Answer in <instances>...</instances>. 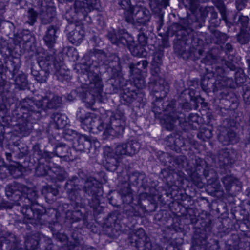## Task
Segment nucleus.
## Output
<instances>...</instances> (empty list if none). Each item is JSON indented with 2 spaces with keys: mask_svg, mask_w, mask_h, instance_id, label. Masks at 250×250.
<instances>
[{
  "mask_svg": "<svg viewBox=\"0 0 250 250\" xmlns=\"http://www.w3.org/2000/svg\"><path fill=\"white\" fill-rule=\"evenodd\" d=\"M83 172L78 173L79 177L73 176L65 184L66 192L71 200L77 203H85L88 200L89 207L95 211L99 207L100 197L102 195L101 183L93 177H83Z\"/></svg>",
  "mask_w": 250,
  "mask_h": 250,
  "instance_id": "f257e3e1",
  "label": "nucleus"
},
{
  "mask_svg": "<svg viewBox=\"0 0 250 250\" xmlns=\"http://www.w3.org/2000/svg\"><path fill=\"white\" fill-rule=\"evenodd\" d=\"M94 68V66L85 64L81 68L83 73L82 77L85 80L84 84L90 89V91L84 92L83 88H78L72 92V94L77 92L87 108L91 107L94 104L95 97L100 95L103 88L102 80L95 72Z\"/></svg>",
  "mask_w": 250,
  "mask_h": 250,
  "instance_id": "f03ea898",
  "label": "nucleus"
},
{
  "mask_svg": "<svg viewBox=\"0 0 250 250\" xmlns=\"http://www.w3.org/2000/svg\"><path fill=\"white\" fill-rule=\"evenodd\" d=\"M61 105V99L58 96H53L51 99L44 97L40 100H34L31 98H25L21 101V111L24 117H28L29 113L33 115L35 119L40 118V113L42 110L56 109Z\"/></svg>",
  "mask_w": 250,
  "mask_h": 250,
  "instance_id": "7ed1b4c3",
  "label": "nucleus"
},
{
  "mask_svg": "<svg viewBox=\"0 0 250 250\" xmlns=\"http://www.w3.org/2000/svg\"><path fill=\"white\" fill-rule=\"evenodd\" d=\"M173 104V103L168 104L166 108H164L163 110L167 112L164 120V127L168 130H172L175 127V122L178 120L179 125L184 129H188V128L197 129L199 126V117L196 114H190L187 120L184 114L176 111Z\"/></svg>",
  "mask_w": 250,
  "mask_h": 250,
  "instance_id": "20e7f679",
  "label": "nucleus"
},
{
  "mask_svg": "<svg viewBox=\"0 0 250 250\" xmlns=\"http://www.w3.org/2000/svg\"><path fill=\"white\" fill-rule=\"evenodd\" d=\"M161 65H152L153 68L151 70L152 77L149 82V87L151 92H153L156 97V100L153 102L154 109L156 112L159 110H163L164 106L162 102L163 98L166 96L169 90L168 83L160 77Z\"/></svg>",
  "mask_w": 250,
  "mask_h": 250,
  "instance_id": "39448f33",
  "label": "nucleus"
},
{
  "mask_svg": "<svg viewBox=\"0 0 250 250\" xmlns=\"http://www.w3.org/2000/svg\"><path fill=\"white\" fill-rule=\"evenodd\" d=\"M104 121L105 133L112 136H118L123 134L125 126L126 119L120 111L114 113L110 110L106 111L102 115Z\"/></svg>",
  "mask_w": 250,
  "mask_h": 250,
  "instance_id": "423d86ee",
  "label": "nucleus"
},
{
  "mask_svg": "<svg viewBox=\"0 0 250 250\" xmlns=\"http://www.w3.org/2000/svg\"><path fill=\"white\" fill-rule=\"evenodd\" d=\"M107 37L113 44L119 46H127L134 56H140L144 54L145 46L135 44L133 38L127 32L123 31L117 32L112 30L108 32Z\"/></svg>",
  "mask_w": 250,
  "mask_h": 250,
  "instance_id": "0eeeda50",
  "label": "nucleus"
},
{
  "mask_svg": "<svg viewBox=\"0 0 250 250\" xmlns=\"http://www.w3.org/2000/svg\"><path fill=\"white\" fill-rule=\"evenodd\" d=\"M61 62L56 59L53 54H47L44 59L33 64L31 67V74L36 80L40 83H45L50 73L51 66L56 70H58Z\"/></svg>",
  "mask_w": 250,
  "mask_h": 250,
  "instance_id": "6e6552de",
  "label": "nucleus"
},
{
  "mask_svg": "<svg viewBox=\"0 0 250 250\" xmlns=\"http://www.w3.org/2000/svg\"><path fill=\"white\" fill-rule=\"evenodd\" d=\"M125 146L123 143L117 144L114 148L108 146L104 148V153L106 161L107 169L110 171L117 169L120 161L124 156H127Z\"/></svg>",
  "mask_w": 250,
  "mask_h": 250,
  "instance_id": "1a4fd4ad",
  "label": "nucleus"
},
{
  "mask_svg": "<svg viewBox=\"0 0 250 250\" xmlns=\"http://www.w3.org/2000/svg\"><path fill=\"white\" fill-rule=\"evenodd\" d=\"M80 110L77 113V118L81 122L83 128L86 131H90L94 128H97L101 131L104 129V121H100V117L94 113H87L82 115Z\"/></svg>",
  "mask_w": 250,
  "mask_h": 250,
  "instance_id": "9d476101",
  "label": "nucleus"
},
{
  "mask_svg": "<svg viewBox=\"0 0 250 250\" xmlns=\"http://www.w3.org/2000/svg\"><path fill=\"white\" fill-rule=\"evenodd\" d=\"M148 65V62L146 60L139 61L136 64L132 63L129 65L130 79L133 82L134 87H136L138 89L145 87L146 82L141 75V69H146Z\"/></svg>",
  "mask_w": 250,
  "mask_h": 250,
  "instance_id": "9b49d317",
  "label": "nucleus"
},
{
  "mask_svg": "<svg viewBox=\"0 0 250 250\" xmlns=\"http://www.w3.org/2000/svg\"><path fill=\"white\" fill-rule=\"evenodd\" d=\"M21 101L19 105V110L22 115L21 118L18 119V124L17 125V136L20 135L21 137L28 135L33 129L32 124L38 119L33 118V115L29 113L28 117H24V114L21 111Z\"/></svg>",
  "mask_w": 250,
  "mask_h": 250,
  "instance_id": "f8f14e48",
  "label": "nucleus"
},
{
  "mask_svg": "<svg viewBox=\"0 0 250 250\" xmlns=\"http://www.w3.org/2000/svg\"><path fill=\"white\" fill-rule=\"evenodd\" d=\"M120 193L123 203L128 205L126 207V208L124 209V211L126 215L128 217L138 216L139 213L132 206L129 205L133 200L132 190L128 187L121 188Z\"/></svg>",
  "mask_w": 250,
  "mask_h": 250,
  "instance_id": "ddd939ff",
  "label": "nucleus"
},
{
  "mask_svg": "<svg viewBox=\"0 0 250 250\" xmlns=\"http://www.w3.org/2000/svg\"><path fill=\"white\" fill-rule=\"evenodd\" d=\"M17 191L21 193V195L17 194L19 196L20 200L24 199L26 203H30L32 206L37 203L38 197L37 192L32 189L28 188L26 186L17 183Z\"/></svg>",
  "mask_w": 250,
  "mask_h": 250,
  "instance_id": "4468645a",
  "label": "nucleus"
},
{
  "mask_svg": "<svg viewBox=\"0 0 250 250\" xmlns=\"http://www.w3.org/2000/svg\"><path fill=\"white\" fill-rule=\"evenodd\" d=\"M54 152L57 156L63 158L66 161H73L79 157V155L74 149L63 144L57 145L55 147Z\"/></svg>",
  "mask_w": 250,
  "mask_h": 250,
  "instance_id": "2eb2a0df",
  "label": "nucleus"
},
{
  "mask_svg": "<svg viewBox=\"0 0 250 250\" xmlns=\"http://www.w3.org/2000/svg\"><path fill=\"white\" fill-rule=\"evenodd\" d=\"M58 28L53 25L49 26L46 30L43 37V40L45 44L50 49V53L48 54H53L55 56L56 51L53 49L55 44L56 43L58 36L57 35Z\"/></svg>",
  "mask_w": 250,
  "mask_h": 250,
  "instance_id": "dca6fc26",
  "label": "nucleus"
},
{
  "mask_svg": "<svg viewBox=\"0 0 250 250\" xmlns=\"http://www.w3.org/2000/svg\"><path fill=\"white\" fill-rule=\"evenodd\" d=\"M128 184L125 183L121 188L129 187V185L141 187L145 188L147 186V180L144 173L134 172L128 175Z\"/></svg>",
  "mask_w": 250,
  "mask_h": 250,
  "instance_id": "f3484780",
  "label": "nucleus"
},
{
  "mask_svg": "<svg viewBox=\"0 0 250 250\" xmlns=\"http://www.w3.org/2000/svg\"><path fill=\"white\" fill-rule=\"evenodd\" d=\"M149 5L152 12L156 14L155 18L158 24L157 29L159 30L164 25L163 13L161 12L162 4L160 0H149Z\"/></svg>",
  "mask_w": 250,
  "mask_h": 250,
  "instance_id": "a211bd4d",
  "label": "nucleus"
},
{
  "mask_svg": "<svg viewBox=\"0 0 250 250\" xmlns=\"http://www.w3.org/2000/svg\"><path fill=\"white\" fill-rule=\"evenodd\" d=\"M236 155V151L231 148H225L219 150L218 159L224 165H231L234 163Z\"/></svg>",
  "mask_w": 250,
  "mask_h": 250,
  "instance_id": "6ab92c4d",
  "label": "nucleus"
},
{
  "mask_svg": "<svg viewBox=\"0 0 250 250\" xmlns=\"http://www.w3.org/2000/svg\"><path fill=\"white\" fill-rule=\"evenodd\" d=\"M122 90L123 92L121 94V101L123 104H129L136 99L138 92L131 83L126 84Z\"/></svg>",
  "mask_w": 250,
  "mask_h": 250,
  "instance_id": "aec40b11",
  "label": "nucleus"
},
{
  "mask_svg": "<svg viewBox=\"0 0 250 250\" xmlns=\"http://www.w3.org/2000/svg\"><path fill=\"white\" fill-rule=\"evenodd\" d=\"M133 13L135 21L141 24H145L150 20V12L144 7L133 6Z\"/></svg>",
  "mask_w": 250,
  "mask_h": 250,
  "instance_id": "412c9836",
  "label": "nucleus"
},
{
  "mask_svg": "<svg viewBox=\"0 0 250 250\" xmlns=\"http://www.w3.org/2000/svg\"><path fill=\"white\" fill-rule=\"evenodd\" d=\"M91 139L87 136L81 135L79 136L76 142L74 143L73 149L76 150L77 154L79 152H84L85 149H88L91 145Z\"/></svg>",
  "mask_w": 250,
  "mask_h": 250,
  "instance_id": "4be33fe9",
  "label": "nucleus"
},
{
  "mask_svg": "<svg viewBox=\"0 0 250 250\" xmlns=\"http://www.w3.org/2000/svg\"><path fill=\"white\" fill-rule=\"evenodd\" d=\"M84 31L81 25L76 26L75 28L69 32L67 38L69 41L73 44H80L84 37Z\"/></svg>",
  "mask_w": 250,
  "mask_h": 250,
  "instance_id": "5701e85b",
  "label": "nucleus"
},
{
  "mask_svg": "<svg viewBox=\"0 0 250 250\" xmlns=\"http://www.w3.org/2000/svg\"><path fill=\"white\" fill-rule=\"evenodd\" d=\"M21 212L27 221L40 219L42 215V213L39 209L33 207L29 208L28 205L23 206L21 210Z\"/></svg>",
  "mask_w": 250,
  "mask_h": 250,
  "instance_id": "b1692460",
  "label": "nucleus"
},
{
  "mask_svg": "<svg viewBox=\"0 0 250 250\" xmlns=\"http://www.w3.org/2000/svg\"><path fill=\"white\" fill-rule=\"evenodd\" d=\"M111 81L113 87L116 90L123 89L127 84L126 83V80L123 78L121 72L117 70H113Z\"/></svg>",
  "mask_w": 250,
  "mask_h": 250,
  "instance_id": "393cba45",
  "label": "nucleus"
},
{
  "mask_svg": "<svg viewBox=\"0 0 250 250\" xmlns=\"http://www.w3.org/2000/svg\"><path fill=\"white\" fill-rule=\"evenodd\" d=\"M218 139L224 145L234 144L238 141L236 134L230 130L220 133Z\"/></svg>",
  "mask_w": 250,
  "mask_h": 250,
  "instance_id": "a878e982",
  "label": "nucleus"
},
{
  "mask_svg": "<svg viewBox=\"0 0 250 250\" xmlns=\"http://www.w3.org/2000/svg\"><path fill=\"white\" fill-rule=\"evenodd\" d=\"M51 122H53L51 125L53 126L54 128L57 129H62L67 125L66 117L60 113H53L51 115Z\"/></svg>",
  "mask_w": 250,
  "mask_h": 250,
  "instance_id": "bb28decb",
  "label": "nucleus"
},
{
  "mask_svg": "<svg viewBox=\"0 0 250 250\" xmlns=\"http://www.w3.org/2000/svg\"><path fill=\"white\" fill-rule=\"evenodd\" d=\"M41 235L37 232L27 236L25 240V247L27 250H35L38 248Z\"/></svg>",
  "mask_w": 250,
  "mask_h": 250,
  "instance_id": "cd10ccee",
  "label": "nucleus"
},
{
  "mask_svg": "<svg viewBox=\"0 0 250 250\" xmlns=\"http://www.w3.org/2000/svg\"><path fill=\"white\" fill-rule=\"evenodd\" d=\"M56 10L54 7H46L45 10H42L40 14L41 19L42 23L47 24L52 22L55 19Z\"/></svg>",
  "mask_w": 250,
  "mask_h": 250,
  "instance_id": "c85d7f7f",
  "label": "nucleus"
},
{
  "mask_svg": "<svg viewBox=\"0 0 250 250\" xmlns=\"http://www.w3.org/2000/svg\"><path fill=\"white\" fill-rule=\"evenodd\" d=\"M125 146L127 156H132L136 154L140 148V144L136 140H132L123 143Z\"/></svg>",
  "mask_w": 250,
  "mask_h": 250,
  "instance_id": "c756f323",
  "label": "nucleus"
},
{
  "mask_svg": "<svg viewBox=\"0 0 250 250\" xmlns=\"http://www.w3.org/2000/svg\"><path fill=\"white\" fill-rule=\"evenodd\" d=\"M13 164H10L7 166L4 165L3 160L0 159V178L3 179L7 177L8 173L12 175L16 171V166L15 163Z\"/></svg>",
  "mask_w": 250,
  "mask_h": 250,
  "instance_id": "7c9ffc66",
  "label": "nucleus"
},
{
  "mask_svg": "<svg viewBox=\"0 0 250 250\" xmlns=\"http://www.w3.org/2000/svg\"><path fill=\"white\" fill-rule=\"evenodd\" d=\"M6 114V105L4 104L2 96L0 95V142L1 143L4 138V126L2 125L1 122L4 121V117Z\"/></svg>",
  "mask_w": 250,
  "mask_h": 250,
  "instance_id": "2f4dec72",
  "label": "nucleus"
},
{
  "mask_svg": "<svg viewBox=\"0 0 250 250\" xmlns=\"http://www.w3.org/2000/svg\"><path fill=\"white\" fill-rule=\"evenodd\" d=\"M222 181L226 190L228 192L230 191L232 186L234 184H236L237 186H241L239 181L231 175H227L224 177L222 179Z\"/></svg>",
  "mask_w": 250,
  "mask_h": 250,
  "instance_id": "473e14b6",
  "label": "nucleus"
},
{
  "mask_svg": "<svg viewBox=\"0 0 250 250\" xmlns=\"http://www.w3.org/2000/svg\"><path fill=\"white\" fill-rule=\"evenodd\" d=\"M42 193L45 196L46 199L53 200V197L58 194V190L50 186H45L42 189Z\"/></svg>",
  "mask_w": 250,
  "mask_h": 250,
  "instance_id": "72a5a7b5",
  "label": "nucleus"
},
{
  "mask_svg": "<svg viewBox=\"0 0 250 250\" xmlns=\"http://www.w3.org/2000/svg\"><path fill=\"white\" fill-rule=\"evenodd\" d=\"M4 68L2 64H0V92H8L10 88V83L5 81L3 78V73Z\"/></svg>",
  "mask_w": 250,
  "mask_h": 250,
  "instance_id": "f704fd0d",
  "label": "nucleus"
},
{
  "mask_svg": "<svg viewBox=\"0 0 250 250\" xmlns=\"http://www.w3.org/2000/svg\"><path fill=\"white\" fill-rule=\"evenodd\" d=\"M27 86V81L26 75L20 73L17 76V88L20 90H24Z\"/></svg>",
  "mask_w": 250,
  "mask_h": 250,
  "instance_id": "c9c22d12",
  "label": "nucleus"
},
{
  "mask_svg": "<svg viewBox=\"0 0 250 250\" xmlns=\"http://www.w3.org/2000/svg\"><path fill=\"white\" fill-rule=\"evenodd\" d=\"M163 56L164 51L163 49H159L156 50L153 54V59L151 63L152 65H161Z\"/></svg>",
  "mask_w": 250,
  "mask_h": 250,
  "instance_id": "e433bc0d",
  "label": "nucleus"
},
{
  "mask_svg": "<svg viewBox=\"0 0 250 250\" xmlns=\"http://www.w3.org/2000/svg\"><path fill=\"white\" fill-rule=\"evenodd\" d=\"M194 167L196 171H201V170L203 171L204 173V175L206 176V174L205 172V168L206 167V162L201 159L199 157H195V163H194Z\"/></svg>",
  "mask_w": 250,
  "mask_h": 250,
  "instance_id": "4c0bfd02",
  "label": "nucleus"
},
{
  "mask_svg": "<svg viewBox=\"0 0 250 250\" xmlns=\"http://www.w3.org/2000/svg\"><path fill=\"white\" fill-rule=\"evenodd\" d=\"M89 55L90 56L97 57L101 61L104 62L106 60V53L102 50L93 49L89 51Z\"/></svg>",
  "mask_w": 250,
  "mask_h": 250,
  "instance_id": "58836bf2",
  "label": "nucleus"
},
{
  "mask_svg": "<svg viewBox=\"0 0 250 250\" xmlns=\"http://www.w3.org/2000/svg\"><path fill=\"white\" fill-rule=\"evenodd\" d=\"M13 243L11 241L5 238H1L0 240V250H14L13 249Z\"/></svg>",
  "mask_w": 250,
  "mask_h": 250,
  "instance_id": "ea45409f",
  "label": "nucleus"
},
{
  "mask_svg": "<svg viewBox=\"0 0 250 250\" xmlns=\"http://www.w3.org/2000/svg\"><path fill=\"white\" fill-rule=\"evenodd\" d=\"M174 165L176 167L183 168L187 164V158L184 156H180L173 158Z\"/></svg>",
  "mask_w": 250,
  "mask_h": 250,
  "instance_id": "a19ab883",
  "label": "nucleus"
},
{
  "mask_svg": "<svg viewBox=\"0 0 250 250\" xmlns=\"http://www.w3.org/2000/svg\"><path fill=\"white\" fill-rule=\"evenodd\" d=\"M250 35L246 30L241 29L237 35V41L241 44H246L249 41Z\"/></svg>",
  "mask_w": 250,
  "mask_h": 250,
  "instance_id": "79ce46f5",
  "label": "nucleus"
},
{
  "mask_svg": "<svg viewBox=\"0 0 250 250\" xmlns=\"http://www.w3.org/2000/svg\"><path fill=\"white\" fill-rule=\"evenodd\" d=\"M195 245L193 247V250H207V241L206 239L200 240L199 238L195 237Z\"/></svg>",
  "mask_w": 250,
  "mask_h": 250,
  "instance_id": "37998d69",
  "label": "nucleus"
},
{
  "mask_svg": "<svg viewBox=\"0 0 250 250\" xmlns=\"http://www.w3.org/2000/svg\"><path fill=\"white\" fill-rule=\"evenodd\" d=\"M16 191V186L15 185H7L5 188V194L7 198L10 201H15L14 198L16 195L15 192Z\"/></svg>",
  "mask_w": 250,
  "mask_h": 250,
  "instance_id": "c03bdc74",
  "label": "nucleus"
},
{
  "mask_svg": "<svg viewBox=\"0 0 250 250\" xmlns=\"http://www.w3.org/2000/svg\"><path fill=\"white\" fill-rule=\"evenodd\" d=\"M125 20L128 23H134L135 19L133 13V6L130 9L126 10L124 12Z\"/></svg>",
  "mask_w": 250,
  "mask_h": 250,
  "instance_id": "a18cd8bd",
  "label": "nucleus"
},
{
  "mask_svg": "<svg viewBox=\"0 0 250 250\" xmlns=\"http://www.w3.org/2000/svg\"><path fill=\"white\" fill-rule=\"evenodd\" d=\"M38 13L33 9L30 8L28 11V22L33 25L37 21Z\"/></svg>",
  "mask_w": 250,
  "mask_h": 250,
  "instance_id": "49530a36",
  "label": "nucleus"
},
{
  "mask_svg": "<svg viewBox=\"0 0 250 250\" xmlns=\"http://www.w3.org/2000/svg\"><path fill=\"white\" fill-rule=\"evenodd\" d=\"M186 2L187 3L185 6L188 8L192 12H194L199 5L198 0H186Z\"/></svg>",
  "mask_w": 250,
  "mask_h": 250,
  "instance_id": "de8ad7c7",
  "label": "nucleus"
},
{
  "mask_svg": "<svg viewBox=\"0 0 250 250\" xmlns=\"http://www.w3.org/2000/svg\"><path fill=\"white\" fill-rule=\"evenodd\" d=\"M212 131L209 129H203L198 134V137L201 138L203 140L208 139L212 137Z\"/></svg>",
  "mask_w": 250,
  "mask_h": 250,
  "instance_id": "09e8293b",
  "label": "nucleus"
},
{
  "mask_svg": "<svg viewBox=\"0 0 250 250\" xmlns=\"http://www.w3.org/2000/svg\"><path fill=\"white\" fill-rule=\"evenodd\" d=\"M145 237H146L144 230L142 228L137 229L135 231V232H133V234H131L130 236H129L130 241H131V238H132L137 239H144Z\"/></svg>",
  "mask_w": 250,
  "mask_h": 250,
  "instance_id": "8fccbe9b",
  "label": "nucleus"
},
{
  "mask_svg": "<svg viewBox=\"0 0 250 250\" xmlns=\"http://www.w3.org/2000/svg\"><path fill=\"white\" fill-rule=\"evenodd\" d=\"M174 173L173 170L170 169H164L161 171V175L167 181H172L173 174Z\"/></svg>",
  "mask_w": 250,
  "mask_h": 250,
  "instance_id": "3c124183",
  "label": "nucleus"
},
{
  "mask_svg": "<svg viewBox=\"0 0 250 250\" xmlns=\"http://www.w3.org/2000/svg\"><path fill=\"white\" fill-rule=\"evenodd\" d=\"M130 243L132 245L135 247L138 250H144V239H137L132 238H131V241H130Z\"/></svg>",
  "mask_w": 250,
  "mask_h": 250,
  "instance_id": "603ef678",
  "label": "nucleus"
},
{
  "mask_svg": "<svg viewBox=\"0 0 250 250\" xmlns=\"http://www.w3.org/2000/svg\"><path fill=\"white\" fill-rule=\"evenodd\" d=\"M9 202L2 199L0 200V209H11L15 204V201Z\"/></svg>",
  "mask_w": 250,
  "mask_h": 250,
  "instance_id": "864d4df0",
  "label": "nucleus"
},
{
  "mask_svg": "<svg viewBox=\"0 0 250 250\" xmlns=\"http://www.w3.org/2000/svg\"><path fill=\"white\" fill-rule=\"evenodd\" d=\"M53 237L57 240L61 242L67 243L68 237L67 235L63 233H61L59 232H56L53 229H51Z\"/></svg>",
  "mask_w": 250,
  "mask_h": 250,
  "instance_id": "5fc2aeb1",
  "label": "nucleus"
},
{
  "mask_svg": "<svg viewBox=\"0 0 250 250\" xmlns=\"http://www.w3.org/2000/svg\"><path fill=\"white\" fill-rule=\"evenodd\" d=\"M55 173L56 174L55 178L60 181L64 180L68 176L67 172L62 169L56 170Z\"/></svg>",
  "mask_w": 250,
  "mask_h": 250,
  "instance_id": "6e6d98bb",
  "label": "nucleus"
},
{
  "mask_svg": "<svg viewBox=\"0 0 250 250\" xmlns=\"http://www.w3.org/2000/svg\"><path fill=\"white\" fill-rule=\"evenodd\" d=\"M214 36L217 39V42L221 43L227 40L228 37L225 33L220 32L219 31L215 30L213 32Z\"/></svg>",
  "mask_w": 250,
  "mask_h": 250,
  "instance_id": "4d7b16f0",
  "label": "nucleus"
},
{
  "mask_svg": "<svg viewBox=\"0 0 250 250\" xmlns=\"http://www.w3.org/2000/svg\"><path fill=\"white\" fill-rule=\"evenodd\" d=\"M36 174L38 176H43L49 174V172L43 165L40 164L36 168Z\"/></svg>",
  "mask_w": 250,
  "mask_h": 250,
  "instance_id": "13d9d810",
  "label": "nucleus"
},
{
  "mask_svg": "<svg viewBox=\"0 0 250 250\" xmlns=\"http://www.w3.org/2000/svg\"><path fill=\"white\" fill-rule=\"evenodd\" d=\"M249 20V18L248 16L243 15L239 16L238 21L241 25V29L246 30V28L248 27Z\"/></svg>",
  "mask_w": 250,
  "mask_h": 250,
  "instance_id": "bf43d9fd",
  "label": "nucleus"
},
{
  "mask_svg": "<svg viewBox=\"0 0 250 250\" xmlns=\"http://www.w3.org/2000/svg\"><path fill=\"white\" fill-rule=\"evenodd\" d=\"M17 178L23 175L26 172L28 171V168L20 165L19 163L17 162Z\"/></svg>",
  "mask_w": 250,
  "mask_h": 250,
  "instance_id": "052dcab7",
  "label": "nucleus"
},
{
  "mask_svg": "<svg viewBox=\"0 0 250 250\" xmlns=\"http://www.w3.org/2000/svg\"><path fill=\"white\" fill-rule=\"evenodd\" d=\"M118 3L120 6L125 10H128L132 8L130 0H117Z\"/></svg>",
  "mask_w": 250,
  "mask_h": 250,
  "instance_id": "680f3d73",
  "label": "nucleus"
},
{
  "mask_svg": "<svg viewBox=\"0 0 250 250\" xmlns=\"http://www.w3.org/2000/svg\"><path fill=\"white\" fill-rule=\"evenodd\" d=\"M147 37L142 32H140L138 35V42L142 46H146L147 43Z\"/></svg>",
  "mask_w": 250,
  "mask_h": 250,
  "instance_id": "e2e57ef3",
  "label": "nucleus"
},
{
  "mask_svg": "<svg viewBox=\"0 0 250 250\" xmlns=\"http://www.w3.org/2000/svg\"><path fill=\"white\" fill-rule=\"evenodd\" d=\"M213 7H201L200 9L201 16L203 19H205L211 11H212Z\"/></svg>",
  "mask_w": 250,
  "mask_h": 250,
  "instance_id": "0e129e2a",
  "label": "nucleus"
},
{
  "mask_svg": "<svg viewBox=\"0 0 250 250\" xmlns=\"http://www.w3.org/2000/svg\"><path fill=\"white\" fill-rule=\"evenodd\" d=\"M217 7L220 11V14L222 16V18L224 20H226V7L224 4L223 2L220 1L217 5Z\"/></svg>",
  "mask_w": 250,
  "mask_h": 250,
  "instance_id": "69168bd1",
  "label": "nucleus"
},
{
  "mask_svg": "<svg viewBox=\"0 0 250 250\" xmlns=\"http://www.w3.org/2000/svg\"><path fill=\"white\" fill-rule=\"evenodd\" d=\"M166 145L171 149H175V135L168 136L166 140Z\"/></svg>",
  "mask_w": 250,
  "mask_h": 250,
  "instance_id": "338daca9",
  "label": "nucleus"
},
{
  "mask_svg": "<svg viewBox=\"0 0 250 250\" xmlns=\"http://www.w3.org/2000/svg\"><path fill=\"white\" fill-rule=\"evenodd\" d=\"M185 146L183 138L179 135H175V147L180 148Z\"/></svg>",
  "mask_w": 250,
  "mask_h": 250,
  "instance_id": "774afa93",
  "label": "nucleus"
}]
</instances>
